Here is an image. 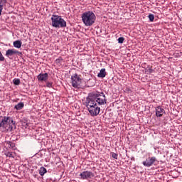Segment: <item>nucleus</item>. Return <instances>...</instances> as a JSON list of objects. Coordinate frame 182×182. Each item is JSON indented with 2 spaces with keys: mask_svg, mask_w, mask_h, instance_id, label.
Masks as SVG:
<instances>
[{
  "mask_svg": "<svg viewBox=\"0 0 182 182\" xmlns=\"http://www.w3.org/2000/svg\"><path fill=\"white\" fill-rule=\"evenodd\" d=\"M15 129H16V124L13 117H0V130L3 132H12Z\"/></svg>",
  "mask_w": 182,
  "mask_h": 182,
  "instance_id": "nucleus-1",
  "label": "nucleus"
},
{
  "mask_svg": "<svg viewBox=\"0 0 182 182\" xmlns=\"http://www.w3.org/2000/svg\"><path fill=\"white\" fill-rule=\"evenodd\" d=\"M82 21L85 26H92L96 22V15L93 11H85L82 14Z\"/></svg>",
  "mask_w": 182,
  "mask_h": 182,
  "instance_id": "nucleus-2",
  "label": "nucleus"
},
{
  "mask_svg": "<svg viewBox=\"0 0 182 182\" xmlns=\"http://www.w3.org/2000/svg\"><path fill=\"white\" fill-rule=\"evenodd\" d=\"M51 25L53 28H66V21L62 16L53 14L51 17Z\"/></svg>",
  "mask_w": 182,
  "mask_h": 182,
  "instance_id": "nucleus-3",
  "label": "nucleus"
},
{
  "mask_svg": "<svg viewBox=\"0 0 182 182\" xmlns=\"http://www.w3.org/2000/svg\"><path fill=\"white\" fill-rule=\"evenodd\" d=\"M71 85L73 87L79 89V87H80V85H82V78L80 77V75L77 73L73 74L71 76Z\"/></svg>",
  "mask_w": 182,
  "mask_h": 182,
  "instance_id": "nucleus-4",
  "label": "nucleus"
},
{
  "mask_svg": "<svg viewBox=\"0 0 182 182\" xmlns=\"http://www.w3.org/2000/svg\"><path fill=\"white\" fill-rule=\"evenodd\" d=\"M16 55H17V56H22V52H20L15 48L8 49L6 51L5 56H6V58L9 59H14V56Z\"/></svg>",
  "mask_w": 182,
  "mask_h": 182,
  "instance_id": "nucleus-5",
  "label": "nucleus"
},
{
  "mask_svg": "<svg viewBox=\"0 0 182 182\" xmlns=\"http://www.w3.org/2000/svg\"><path fill=\"white\" fill-rule=\"evenodd\" d=\"M94 100H95V102L98 103L100 105H106L107 102V100H106V95L103 92L97 94Z\"/></svg>",
  "mask_w": 182,
  "mask_h": 182,
  "instance_id": "nucleus-6",
  "label": "nucleus"
},
{
  "mask_svg": "<svg viewBox=\"0 0 182 182\" xmlns=\"http://www.w3.org/2000/svg\"><path fill=\"white\" fill-rule=\"evenodd\" d=\"M81 180H90L95 177V173L92 171H84L80 174Z\"/></svg>",
  "mask_w": 182,
  "mask_h": 182,
  "instance_id": "nucleus-7",
  "label": "nucleus"
},
{
  "mask_svg": "<svg viewBox=\"0 0 182 182\" xmlns=\"http://www.w3.org/2000/svg\"><path fill=\"white\" fill-rule=\"evenodd\" d=\"M157 161V159L155 156L149 157L146 161L142 162L143 166L145 167H151L154 163Z\"/></svg>",
  "mask_w": 182,
  "mask_h": 182,
  "instance_id": "nucleus-8",
  "label": "nucleus"
},
{
  "mask_svg": "<svg viewBox=\"0 0 182 182\" xmlns=\"http://www.w3.org/2000/svg\"><path fill=\"white\" fill-rule=\"evenodd\" d=\"M95 106H97V104L96 103L95 99L92 97H87L86 107L87 110H90L91 107H95Z\"/></svg>",
  "mask_w": 182,
  "mask_h": 182,
  "instance_id": "nucleus-9",
  "label": "nucleus"
},
{
  "mask_svg": "<svg viewBox=\"0 0 182 182\" xmlns=\"http://www.w3.org/2000/svg\"><path fill=\"white\" fill-rule=\"evenodd\" d=\"M88 112L92 116H97L100 113V107L96 105L88 109Z\"/></svg>",
  "mask_w": 182,
  "mask_h": 182,
  "instance_id": "nucleus-10",
  "label": "nucleus"
},
{
  "mask_svg": "<svg viewBox=\"0 0 182 182\" xmlns=\"http://www.w3.org/2000/svg\"><path fill=\"white\" fill-rule=\"evenodd\" d=\"M49 77V74L47 73H40L37 76V79L39 82H46Z\"/></svg>",
  "mask_w": 182,
  "mask_h": 182,
  "instance_id": "nucleus-11",
  "label": "nucleus"
},
{
  "mask_svg": "<svg viewBox=\"0 0 182 182\" xmlns=\"http://www.w3.org/2000/svg\"><path fill=\"white\" fill-rule=\"evenodd\" d=\"M164 113H166V111L161 107L159 106L156 108V116L157 117H161Z\"/></svg>",
  "mask_w": 182,
  "mask_h": 182,
  "instance_id": "nucleus-12",
  "label": "nucleus"
},
{
  "mask_svg": "<svg viewBox=\"0 0 182 182\" xmlns=\"http://www.w3.org/2000/svg\"><path fill=\"white\" fill-rule=\"evenodd\" d=\"M13 45L14 48H16L17 49H21V48H22V41L17 40L16 41H14Z\"/></svg>",
  "mask_w": 182,
  "mask_h": 182,
  "instance_id": "nucleus-13",
  "label": "nucleus"
},
{
  "mask_svg": "<svg viewBox=\"0 0 182 182\" xmlns=\"http://www.w3.org/2000/svg\"><path fill=\"white\" fill-rule=\"evenodd\" d=\"M98 77H106V69L102 68L100 73L97 74Z\"/></svg>",
  "mask_w": 182,
  "mask_h": 182,
  "instance_id": "nucleus-14",
  "label": "nucleus"
},
{
  "mask_svg": "<svg viewBox=\"0 0 182 182\" xmlns=\"http://www.w3.org/2000/svg\"><path fill=\"white\" fill-rule=\"evenodd\" d=\"M24 106H25V104L23 102H19L18 104L15 105L14 109H16V110H22Z\"/></svg>",
  "mask_w": 182,
  "mask_h": 182,
  "instance_id": "nucleus-15",
  "label": "nucleus"
},
{
  "mask_svg": "<svg viewBox=\"0 0 182 182\" xmlns=\"http://www.w3.org/2000/svg\"><path fill=\"white\" fill-rule=\"evenodd\" d=\"M46 173H48V171L46 169L45 167L42 166L40 168V170H39L40 176H45V174H46Z\"/></svg>",
  "mask_w": 182,
  "mask_h": 182,
  "instance_id": "nucleus-16",
  "label": "nucleus"
},
{
  "mask_svg": "<svg viewBox=\"0 0 182 182\" xmlns=\"http://www.w3.org/2000/svg\"><path fill=\"white\" fill-rule=\"evenodd\" d=\"M6 143L9 149H13L14 150H15V143L9 141H7Z\"/></svg>",
  "mask_w": 182,
  "mask_h": 182,
  "instance_id": "nucleus-17",
  "label": "nucleus"
},
{
  "mask_svg": "<svg viewBox=\"0 0 182 182\" xmlns=\"http://www.w3.org/2000/svg\"><path fill=\"white\" fill-rule=\"evenodd\" d=\"M4 154L6 157H12L13 159L15 157L14 156V154H12L11 151H6Z\"/></svg>",
  "mask_w": 182,
  "mask_h": 182,
  "instance_id": "nucleus-18",
  "label": "nucleus"
},
{
  "mask_svg": "<svg viewBox=\"0 0 182 182\" xmlns=\"http://www.w3.org/2000/svg\"><path fill=\"white\" fill-rule=\"evenodd\" d=\"M13 83H14L16 86H18L21 85V80L15 78L13 80Z\"/></svg>",
  "mask_w": 182,
  "mask_h": 182,
  "instance_id": "nucleus-19",
  "label": "nucleus"
},
{
  "mask_svg": "<svg viewBox=\"0 0 182 182\" xmlns=\"http://www.w3.org/2000/svg\"><path fill=\"white\" fill-rule=\"evenodd\" d=\"M148 18H149L150 22H153V21H154V14H149L148 16Z\"/></svg>",
  "mask_w": 182,
  "mask_h": 182,
  "instance_id": "nucleus-20",
  "label": "nucleus"
},
{
  "mask_svg": "<svg viewBox=\"0 0 182 182\" xmlns=\"http://www.w3.org/2000/svg\"><path fill=\"white\" fill-rule=\"evenodd\" d=\"M6 0H0V5H1V6H5V5H6Z\"/></svg>",
  "mask_w": 182,
  "mask_h": 182,
  "instance_id": "nucleus-21",
  "label": "nucleus"
},
{
  "mask_svg": "<svg viewBox=\"0 0 182 182\" xmlns=\"http://www.w3.org/2000/svg\"><path fill=\"white\" fill-rule=\"evenodd\" d=\"M124 42V37H119L118 38V43H123Z\"/></svg>",
  "mask_w": 182,
  "mask_h": 182,
  "instance_id": "nucleus-22",
  "label": "nucleus"
},
{
  "mask_svg": "<svg viewBox=\"0 0 182 182\" xmlns=\"http://www.w3.org/2000/svg\"><path fill=\"white\" fill-rule=\"evenodd\" d=\"M146 72H147V73H153V72H154V70H153L151 68H149L146 69Z\"/></svg>",
  "mask_w": 182,
  "mask_h": 182,
  "instance_id": "nucleus-23",
  "label": "nucleus"
},
{
  "mask_svg": "<svg viewBox=\"0 0 182 182\" xmlns=\"http://www.w3.org/2000/svg\"><path fill=\"white\" fill-rule=\"evenodd\" d=\"M5 60V57L2 55V53L0 51V62H4Z\"/></svg>",
  "mask_w": 182,
  "mask_h": 182,
  "instance_id": "nucleus-24",
  "label": "nucleus"
},
{
  "mask_svg": "<svg viewBox=\"0 0 182 182\" xmlns=\"http://www.w3.org/2000/svg\"><path fill=\"white\" fill-rule=\"evenodd\" d=\"M112 159H115V160H117L118 155H117V154L112 152Z\"/></svg>",
  "mask_w": 182,
  "mask_h": 182,
  "instance_id": "nucleus-25",
  "label": "nucleus"
},
{
  "mask_svg": "<svg viewBox=\"0 0 182 182\" xmlns=\"http://www.w3.org/2000/svg\"><path fill=\"white\" fill-rule=\"evenodd\" d=\"M47 87H52V82H46Z\"/></svg>",
  "mask_w": 182,
  "mask_h": 182,
  "instance_id": "nucleus-26",
  "label": "nucleus"
},
{
  "mask_svg": "<svg viewBox=\"0 0 182 182\" xmlns=\"http://www.w3.org/2000/svg\"><path fill=\"white\" fill-rule=\"evenodd\" d=\"M3 9H4V6L0 5V16H1V15H2V11H3Z\"/></svg>",
  "mask_w": 182,
  "mask_h": 182,
  "instance_id": "nucleus-27",
  "label": "nucleus"
},
{
  "mask_svg": "<svg viewBox=\"0 0 182 182\" xmlns=\"http://www.w3.org/2000/svg\"><path fill=\"white\" fill-rule=\"evenodd\" d=\"M60 60H62V58H60L55 60L57 63H60Z\"/></svg>",
  "mask_w": 182,
  "mask_h": 182,
  "instance_id": "nucleus-28",
  "label": "nucleus"
}]
</instances>
